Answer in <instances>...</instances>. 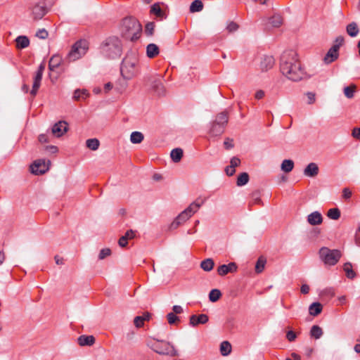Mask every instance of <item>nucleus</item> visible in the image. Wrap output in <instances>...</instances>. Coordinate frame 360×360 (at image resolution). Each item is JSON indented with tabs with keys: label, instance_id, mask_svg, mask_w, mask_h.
<instances>
[{
	"label": "nucleus",
	"instance_id": "nucleus-43",
	"mask_svg": "<svg viewBox=\"0 0 360 360\" xmlns=\"http://www.w3.org/2000/svg\"><path fill=\"white\" fill-rule=\"evenodd\" d=\"M327 217L333 220H338L340 217V211L338 208H331L327 212Z\"/></svg>",
	"mask_w": 360,
	"mask_h": 360
},
{
	"label": "nucleus",
	"instance_id": "nucleus-16",
	"mask_svg": "<svg viewBox=\"0 0 360 360\" xmlns=\"http://www.w3.org/2000/svg\"><path fill=\"white\" fill-rule=\"evenodd\" d=\"M209 321L208 316L205 314H201L199 316L192 315L190 316L189 323L192 326H196L198 324H205Z\"/></svg>",
	"mask_w": 360,
	"mask_h": 360
},
{
	"label": "nucleus",
	"instance_id": "nucleus-55",
	"mask_svg": "<svg viewBox=\"0 0 360 360\" xmlns=\"http://www.w3.org/2000/svg\"><path fill=\"white\" fill-rule=\"evenodd\" d=\"M306 96H307V98H308V101H307L308 104H312L315 102L316 95L314 93L309 91V92L306 93Z\"/></svg>",
	"mask_w": 360,
	"mask_h": 360
},
{
	"label": "nucleus",
	"instance_id": "nucleus-22",
	"mask_svg": "<svg viewBox=\"0 0 360 360\" xmlns=\"http://www.w3.org/2000/svg\"><path fill=\"white\" fill-rule=\"evenodd\" d=\"M135 236V233L133 230H128L124 236H122L118 240V244L121 248H125L128 243L129 239H132Z\"/></svg>",
	"mask_w": 360,
	"mask_h": 360
},
{
	"label": "nucleus",
	"instance_id": "nucleus-17",
	"mask_svg": "<svg viewBox=\"0 0 360 360\" xmlns=\"http://www.w3.org/2000/svg\"><path fill=\"white\" fill-rule=\"evenodd\" d=\"M307 221L313 226L319 225L323 221L322 215L319 212L314 211L307 216Z\"/></svg>",
	"mask_w": 360,
	"mask_h": 360
},
{
	"label": "nucleus",
	"instance_id": "nucleus-3",
	"mask_svg": "<svg viewBox=\"0 0 360 360\" xmlns=\"http://www.w3.org/2000/svg\"><path fill=\"white\" fill-rule=\"evenodd\" d=\"M141 30L142 27L136 19L127 18L122 20L121 32L126 39L136 41L140 37Z\"/></svg>",
	"mask_w": 360,
	"mask_h": 360
},
{
	"label": "nucleus",
	"instance_id": "nucleus-38",
	"mask_svg": "<svg viewBox=\"0 0 360 360\" xmlns=\"http://www.w3.org/2000/svg\"><path fill=\"white\" fill-rule=\"evenodd\" d=\"M214 263L212 259L208 258L201 262L200 267L205 271H210L214 267Z\"/></svg>",
	"mask_w": 360,
	"mask_h": 360
},
{
	"label": "nucleus",
	"instance_id": "nucleus-14",
	"mask_svg": "<svg viewBox=\"0 0 360 360\" xmlns=\"http://www.w3.org/2000/svg\"><path fill=\"white\" fill-rule=\"evenodd\" d=\"M339 56V50L338 45H333L332 47L328 51L323 58V61L326 64H330L336 60Z\"/></svg>",
	"mask_w": 360,
	"mask_h": 360
},
{
	"label": "nucleus",
	"instance_id": "nucleus-57",
	"mask_svg": "<svg viewBox=\"0 0 360 360\" xmlns=\"http://www.w3.org/2000/svg\"><path fill=\"white\" fill-rule=\"evenodd\" d=\"M240 164V160L237 157H233L230 161L231 167H236Z\"/></svg>",
	"mask_w": 360,
	"mask_h": 360
},
{
	"label": "nucleus",
	"instance_id": "nucleus-2",
	"mask_svg": "<svg viewBox=\"0 0 360 360\" xmlns=\"http://www.w3.org/2000/svg\"><path fill=\"white\" fill-rule=\"evenodd\" d=\"M101 53L109 59H115L121 56L122 53V44L120 39L115 36L108 37L101 44Z\"/></svg>",
	"mask_w": 360,
	"mask_h": 360
},
{
	"label": "nucleus",
	"instance_id": "nucleus-42",
	"mask_svg": "<svg viewBox=\"0 0 360 360\" xmlns=\"http://www.w3.org/2000/svg\"><path fill=\"white\" fill-rule=\"evenodd\" d=\"M249 181V175L246 172L241 173L237 179L236 184L238 186H243L248 184Z\"/></svg>",
	"mask_w": 360,
	"mask_h": 360
},
{
	"label": "nucleus",
	"instance_id": "nucleus-51",
	"mask_svg": "<svg viewBox=\"0 0 360 360\" xmlns=\"http://www.w3.org/2000/svg\"><path fill=\"white\" fill-rule=\"evenodd\" d=\"M110 254H111L110 249H109V248H103V249L101 250V251L99 252L98 259H101V260L103 259L106 257L110 255Z\"/></svg>",
	"mask_w": 360,
	"mask_h": 360
},
{
	"label": "nucleus",
	"instance_id": "nucleus-35",
	"mask_svg": "<svg viewBox=\"0 0 360 360\" xmlns=\"http://www.w3.org/2000/svg\"><path fill=\"white\" fill-rule=\"evenodd\" d=\"M266 263V259L263 256H261L258 258L256 264H255V271L257 274L262 273L265 267Z\"/></svg>",
	"mask_w": 360,
	"mask_h": 360
},
{
	"label": "nucleus",
	"instance_id": "nucleus-61",
	"mask_svg": "<svg viewBox=\"0 0 360 360\" xmlns=\"http://www.w3.org/2000/svg\"><path fill=\"white\" fill-rule=\"evenodd\" d=\"M172 310L174 314H179L183 312V308L179 305H174L172 307Z\"/></svg>",
	"mask_w": 360,
	"mask_h": 360
},
{
	"label": "nucleus",
	"instance_id": "nucleus-7",
	"mask_svg": "<svg viewBox=\"0 0 360 360\" xmlns=\"http://www.w3.org/2000/svg\"><path fill=\"white\" fill-rule=\"evenodd\" d=\"M89 49V43L85 39H80L76 41L68 54L70 61H75L84 56Z\"/></svg>",
	"mask_w": 360,
	"mask_h": 360
},
{
	"label": "nucleus",
	"instance_id": "nucleus-60",
	"mask_svg": "<svg viewBox=\"0 0 360 360\" xmlns=\"http://www.w3.org/2000/svg\"><path fill=\"white\" fill-rule=\"evenodd\" d=\"M225 172L228 176H231L235 174L236 169L234 167H231V166L229 165L226 167Z\"/></svg>",
	"mask_w": 360,
	"mask_h": 360
},
{
	"label": "nucleus",
	"instance_id": "nucleus-49",
	"mask_svg": "<svg viewBox=\"0 0 360 360\" xmlns=\"http://www.w3.org/2000/svg\"><path fill=\"white\" fill-rule=\"evenodd\" d=\"M239 26L238 25L233 21H231L228 22L226 26V30L229 32H236L238 29Z\"/></svg>",
	"mask_w": 360,
	"mask_h": 360
},
{
	"label": "nucleus",
	"instance_id": "nucleus-21",
	"mask_svg": "<svg viewBox=\"0 0 360 360\" xmlns=\"http://www.w3.org/2000/svg\"><path fill=\"white\" fill-rule=\"evenodd\" d=\"M225 130V127L223 125H220L219 124L212 122L211 127L209 131V134L212 136H220L224 133Z\"/></svg>",
	"mask_w": 360,
	"mask_h": 360
},
{
	"label": "nucleus",
	"instance_id": "nucleus-5",
	"mask_svg": "<svg viewBox=\"0 0 360 360\" xmlns=\"http://www.w3.org/2000/svg\"><path fill=\"white\" fill-rule=\"evenodd\" d=\"M320 260L326 266H335L342 257L339 250L322 247L319 250Z\"/></svg>",
	"mask_w": 360,
	"mask_h": 360
},
{
	"label": "nucleus",
	"instance_id": "nucleus-6",
	"mask_svg": "<svg viewBox=\"0 0 360 360\" xmlns=\"http://www.w3.org/2000/svg\"><path fill=\"white\" fill-rule=\"evenodd\" d=\"M155 352L161 355H168L170 356H177L179 353L174 347L169 342L161 340L156 341L151 344H148Z\"/></svg>",
	"mask_w": 360,
	"mask_h": 360
},
{
	"label": "nucleus",
	"instance_id": "nucleus-29",
	"mask_svg": "<svg viewBox=\"0 0 360 360\" xmlns=\"http://www.w3.org/2000/svg\"><path fill=\"white\" fill-rule=\"evenodd\" d=\"M183 150L180 148H176L172 150L170 156L174 162H179L183 157Z\"/></svg>",
	"mask_w": 360,
	"mask_h": 360
},
{
	"label": "nucleus",
	"instance_id": "nucleus-27",
	"mask_svg": "<svg viewBox=\"0 0 360 360\" xmlns=\"http://www.w3.org/2000/svg\"><path fill=\"white\" fill-rule=\"evenodd\" d=\"M228 121L229 117L227 113L226 112H221L216 116L215 120L213 121V122L219 124L220 125H223L224 127H226Z\"/></svg>",
	"mask_w": 360,
	"mask_h": 360
},
{
	"label": "nucleus",
	"instance_id": "nucleus-18",
	"mask_svg": "<svg viewBox=\"0 0 360 360\" xmlns=\"http://www.w3.org/2000/svg\"><path fill=\"white\" fill-rule=\"evenodd\" d=\"M319 173V167L314 162L309 163L304 169V174L306 176L314 177Z\"/></svg>",
	"mask_w": 360,
	"mask_h": 360
},
{
	"label": "nucleus",
	"instance_id": "nucleus-4",
	"mask_svg": "<svg viewBox=\"0 0 360 360\" xmlns=\"http://www.w3.org/2000/svg\"><path fill=\"white\" fill-rule=\"evenodd\" d=\"M138 58L136 53H129L122 60L120 72L126 79H130L137 73Z\"/></svg>",
	"mask_w": 360,
	"mask_h": 360
},
{
	"label": "nucleus",
	"instance_id": "nucleus-20",
	"mask_svg": "<svg viewBox=\"0 0 360 360\" xmlns=\"http://www.w3.org/2000/svg\"><path fill=\"white\" fill-rule=\"evenodd\" d=\"M150 83L152 89L159 95H161L165 92L164 86L160 78H151Z\"/></svg>",
	"mask_w": 360,
	"mask_h": 360
},
{
	"label": "nucleus",
	"instance_id": "nucleus-63",
	"mask_svg": "<svg viewBox=\"0 0 360 360\" xmlns=\"http://www.w3.org/2000/svg\"><path fill=\"white\" fill-rule=\"evenodd\" d=\"M265 95V93L263 90H258L256 91L255 94V98L257 100L262 99Z\"/></svg>",
	"mask_w": 360,
	"mask_h": 360
},
{
	"label": "nucleus",
	"instance_id": "nucleus-47",
	"mask_svg": "<svg viewBox=\"0 0 360 360\" xmlns=\"http://www.w3.org/2000/svg\"><path fill=\"white\" fill-rule=\"evenodd\" d=\"M155 23L153 22H149L146 25L145 33L148 36H152L154 33Z\"/></svg>",
	"mask_w": 360,
	"mask_h": 360
},
{
	"label": "nucleus",
	"instance_id": "nucleus-1",
	"mask_svg": "<svg viewBox=\"0 0 360 360\" xmlns=\"http://www.w3.org/2000/svg\"><path fill=\"white\" fill-rule=\"evenodd\" d=\"M280 70L283 75L292 82H299L305 77L297 54L293 50L285 51L281 54Z\"/></svg>",
	"mask_w": 360,
	"mask_h": 360
},
{
	"label": "nucleus",
	"instance_id": "nucleus-64",
	"mask_svg": "<svg viewBox=\"0 0 360 360\" xmlns=\"http://www.w3.org/2000/svg\"><path fill=\"white\" fill-rule=\"evenodd\" d=\"M45 150L51 153H56L58 152V148L55 146H47L45 147Z\"/></svg>",
	"mask_w": 360,
	"mask_h": 360
},
{
	"label": "nucleus",
	"instance_id": "nucleus-25",
	"mask_svg": "<svg viewBox=\"0 0 360 360\" xmlns=\"http://www.w3.org/2000/svg\"><path fill=\"white\" fill-rule=\"evenodd\" d=\"M160 53L158 46L155 44H149L146 47V56L153 58L158 56Z\"/></svg>",
	"mask_w": 360,
	"mask_h": 360
},
{
	"label": "nucleus",
	"instance_id": "nucleus-31",
	"mask_svg": "<svg viewBox=\"0 0 360 360\" xmlns=\"http://www.w3.org/2000/svg\"><path fill=\"white\" fill-rule=\"evenodd\" d=\"M17 47L18 49H25L30 44V40L26 36H19L15 39Z\"/></svg>",
	"mask_w": 360,
	"mask_h": 360
},
{
	"label": "nucleus",
	"instance_id": "nucleus-53",
	"mask_svg": "<svg viewBox=\"0 0 360 360\" xmlns=\"http://www.w3.org/2000/svg\"><path fill=\"white\" fill-rule=\"evenodd\" d=\"M134 323L136 328H141L143 326L144 319H142V317L139 316H136L134 319Z\"/></svg>",
	"mask_w": 360,
	"mask_h": 360
},
{
	"label": "nucleus",
	"instance_id": "nucleus-45",
	"mask_svg": "<svg viewBox=\"0 0 360 360\" xmlns=\"http://www.w3.org/2000/svg\"><path fill=\"white\" fill-rule=\"evenodd\" d=\"M355 85H350L344 88V94L347 98H352L354 96Z\"/></svg>",
	"mask_w": 360,
	"mask_h": 360
},
{
	"label": "nucleus",
	"instance_id": "nucleus-8",
	"mask_svg": "<svg viewBox=\"0 0 360 360\" xmlns=\"http://www.w3.org/2000/svg\"><path fill=\"white\" fill-rule=\"evenodd\" d=\"M44 69H45V64L43 62L39 65L37 71L36 72L35 75L34 77L32 88L30 91V94L32 96H36V94L40 87Z\"/></svg>",
	"mask_w": 360,
	"mask_h": 360
},
{
	"label": "nucleus",
	"instance_id": "nucleus-39",
	"mask_svg": "<svg viewBox=\"0 0 360 360\" xmlns=\"http://www.w3.org/2000/svg\"><path fill=\"white\" fill-rule=\"evenodd\" d=\"M310 335L315 339H319L323 335V330L320 326L317 325H314L311 328Z\"/></svg>",
	"mask_w": 360,
	"mask_h": 360
},
{
	"label": "nucleus",
	"instance_id": "nucleus-15",
	"mask_svg": "<svg viewBox=\"0 0 360 360\" xmlns=\"http://www.w3.org/2000/svg\"><path fill=\"white\" fill-rule=\"evenodd\" d=\"M237 265L235 262H230L228 264H222L217 269V273L219 275L224 276L228 273H233L236 271Z\"/></svg>",
	"mask_w": 360,
	"mask_h": 360
},
{
	"label": "nucleus",
	"instance_id": "nucleus-32",
	"mask_svg": "<svg viewBox=\"0 0 360 360\" xmlns=\"http://www.w3.org/2000/svg\"><path fill=\"white\" fill-rule=\"evenodd\" d=\"M143 139L144 136L140 131H133L130 136V141L134 144L141 143Z\"/></svg>",
	"mask_w": 360,
	"mask_h": 360
},
{
	"label": "nucleus",
	"instance_id": "nucleus-52",
	"mask_svg": "<svg viewBox=\"0 0 360 360\" xmlns=\"http://www.w3.org/2000/svg\"><path fill=\"white\" fill-rule=\"evenodd\" d=\"M48 32L45 29H40L37 31L36 36L41 39H45L48 37Z\"/></svg>",
	"mask_w": 360,
	"mask_h": 360
},
{
	"label": "nucleus",
	"instance_id": "nucleus-56",
	"mask_svg": "<svg viewBox=\"0 0 360 360\" xmlns=\"http://www.w3.org/2000/svg\"><path fill=\"white\" fill-rule=\"evenodd\" d=\"M352 191L349 188H344L342 189V198L345 200H348L352 197Z\"/></svg>",
	"mask_w": 360,
	"mask_h": 360
},
{
	"label": "nucleus",
	"instance_id": "nucleus-12",
	"mask_svg": "<svg viewBox=\"0 0 360 360\" xmlns=\"http://www.w3.org/2000/svg\"><path fill=\"white\" fill-rule=\"evenodd\" d=\"M275 64V60L272 56L265 55L261 58L259 69L262 72H266L271 69Z\"/></svg>",
	"mask_w": 360,
	"mask_h": 360
},
{
	"label": "nucleus",
	"instance_id": "nucleus-36",
	"mask_svg": "<svg viewBox=\"0 0 360 360\" xmlns=\"http://www.w3.org/2000/svg\"><path fill=\"white\" fill-rule=\"evenodd\" d=\"M343 269L346 273V276L348 278L353 279L356 277V273L352 269V265L350 262H346L344 264Z\"/></svg>",
	"mask_w": 360,
	"mask_h": 360
},
{
	"label": "nucleus",
	"instance_id": "nucleus-40",
	"mask_svg": "<svg viewBox=\"0 0 360 360\" xmlns=\"http://www.w3.org/2000/svg\"><path fill=\"white\" fill-rule=\"evenodd\" d=\"M220 352L221 355L227 356L231 352V345L228 341H224L220 345Z\"/></svg>",
	"mask_w": 360,
	"mask_h": 360
},
{
	"label": "nucleus",
	"instance_id": "nucleus-58",
	"mask_svg": "<svg viewBox=\"0 0 360 360\" xmlns=\"http://www.w3.org/2000/svg\"><path fill=\"white\" fill-rule=\"evenodd\" d=\"M286 338L288 341L292 342L296 339L297 335L294 331L289 330L286 334Z\"/></svg>",
	"mask_w": 360,
	"mask_h": 360
},
{
	"label": "nucleus",
	"instance_id": "nucleus-41",
	"mask_svg": "<svg viewBox=\"0 0 360 360\" xmlns=\"http://www.w3.org/2000/svg\"><path fill=\"white\" fill-rule=\"evenodd\" d=\"M86 146L92 150H96L100 146V142L97 139H89L86 140Z\"/></svg>",
	"mask_w": 360,
	"mask_h": 360
},
{
	"label": "nucleus",
	"instance_id": "nucleus-30",
	"mask_svg": "<svg viewBox=\"0 0 360 360\" xmlns=\"http://www.w3.org/2000/svg\"><path fill=\"white\" fill-rule=\"evenodd\" d=\"M269 22L273 27H279L283 24V18L276 13L269 18Z\"/></svg>",
	"mask_w": 360,
	"mask_h": 360
},
{
	"label": "nucleus",
	"instance_id": "nucleus-28",
	"mask_svg": "<svg viewBox=\"0 0 360 360\" xmlns=\"http://www.w3.org/2000/svg\"><path fill=\"white\" fill-rule=\"evenodd\" d=\"M322 305L319 302H313L309 307V313L310 315L316 316L322 311Z\"/></svg>",
	"mask_w": 360,
	"mask_h": 360
},
{
	"label": "nucleus",
	"instance_id": "nucleus-62",
	"mask_svg": "<svg viewBox=\"0 0 360 360\" xmlns=\"http://www.w3.org/2000/svg\"><path fill=\"white\" fill-rule=\"evenodd\" d=\"M352 135L354 138L359 139H360V127L353 129Z\"/></svg>",
	"mask_w": 360,
	"mask_h": 360
},
{
	"label": "nucleus",
	"instance_id": "nucleus-19",
	"mask_svg": "<svg viewBox=\"0 0 360 360\" xmlns=\"http://www.w3.org/2000/svg\"><path fill=\"white\" fill-rule=\"evenodd\" d=\"M150 13L155 15L160 20H163L167 18L165 13L160 8V3H155L151 6Z\"/></svg>",
	"mask_w": 360,
	"mask_h": 360
},
{
	"label": "nucleus",
	"instance_id": "nucleus-44",
	"mask_svg": "<svg viewBox=\"0 0 360 360\" xmlns=\"http://www.w3.org/2000/svg\"><path fill=\"white\" fill-rule=\"evenodd\" d=\"M221 296V292L219 289H212L209 293V299L212 302H217Z\"/></svg>",
	"mask_w": 360,
	"mask_h": 360
},
{
	"label": "nucleus",
	"instance_id": "nucleus-9",
	"mask_svg": "<svg viewBox=\"0 0 360 360\" xmlns=\"http://www.w3.org/2000/svg\"><path fill=\"white\" fill-rule=\"evenodd\" d=\"M51 162H47L44 160H37L31 165L32 173L39 175L43 174L49 169Z\"/></svg>",
	"mask_w": 360,
	"mask_h": 360
},
{
	"label": "nucleus",
	"instance_id": "nucleus-54",
	"mask_svg": "<svg viewBox=\"0 0 360 360\" xmlns=\"http://www.w3.org/2000/svg\"><path fill=\"white\" fill-rule=\"evenodd\" d=\"M233 140L232 139L226 138L224 142V146L226 150H229L233 148Z\"/></svg>",
	"mask_w": 360,
	"mask_h": 360
},
{
	"label": "nucleus",
	"instance_id": "nucleus-50",
	"mask_svg": "<svg viewBox=\"0 0 360 360\" xmlns=\"http://www.w3.org/2000/svg\"><path fill=\"white\" fill-rule=\"evenodd\" d=\"M167 319L168 323L171 325L174 324L176 323V321H179V317L176 314H174V313H172V312L167 314Z\"/></svg>",
	"mask_w": 360,
	"mask_h": 360
},
{
	"label": "nucleus",
	"instance_id": "nucleus-23",
	"mask_svg": "<svg viewBox=\"0 0 360 360\" xmlns=\"http://www.w3.org/2000/svg\"><path fill=\"white\" fill-rule=\"evenodd\" d=\"M77 342L80 346H91L95 342V338L93 335H80Z\"/></svg>",
	"mask_w": 360,
	"mask_h": 360
},
{
	"label": "nucleus",
	"instance_id": "nucleus-24",
	"mask_svg": "<svg viewBox=\"0 0 360 360\" xmlns=\"http://www.w3.org/2000/svg\"><path fill=\"white\" fill-rule=\"evenodd\" d=\"M188 219L185 217L184 213H180L171 223L169 225V229L173 230L176 229L180 226L181 224L184 223L186 221H187Z\"/></svg>",
	"mask_w": 360,
	"mask_h": 360
},
{
	"label": "nucleus",
	"instance_id": "nucleus-10",
	"mask_svg": "<svg viewBox=\"0 0 360 360\" xmlns=\"http://www.w3.org/2000/svg\"><path fill=\"white\" fill-rule=\"evenodd\" d=\"M205 200L197 199L195 201L190 204V205L185 209L181 213L185 214V217L188 219L193 214L198 212L199 208L204 204Z\"/></svg>",
	"mask_w": 360,
	"mask_h": 360
},
{
	"label": "nucleus",
	"instance_id": "nucleus-59",
	"mask_svg": "<svg viewBox=\"0 0 360 360\" xmlns=\"http://www.w3.org/2000/svg\"><path fill=\"white\" fill-rule=\"evenodd\" d=\"M344 42V37L342 36H339L336 37L335 40V44L333 45H338V49H340V47L342 45Z\"/></svg>",
	"mask_w": 360,
	"mask_h": 360
},
{
	"label": "nucleus",
	"instance_id": "nucleus-34",
	"mask_svg": "<svg viewBox=\"0 0 360 360\" xmlns=\"http://www.w3.org/2000/svg\"><path fill=\"white\" fill-rule=\"evenodd\" d=\"M294 162L291 160H284L281 165V169L284 172L288 173L292 170Z\"/></svg>",
	"mask_w": 360,
	"mask_h": 360
},
{
	"label": "nucleus",
	"instance_id": "nucleus-37",
	"mask_svg": "<svg viewBox=\"0 0 360 360\" xmlns=\"http://www.w3.org/2000/svg\"><path fill=\"white\" fill-rule=\"evenodd\" d=\"M347 32L352 37H356L359 33V28L356 23L354 22L349 23L347 26Z\"/></svg>",
	"mask_w": 360,
	"mask_h": 360
},
{
	"label": "nucleus",
	"instance_id": "nucleus-48",
	"mask_svg": "<svg viewBox=\"0 0 360 360\" xmlns=\"http://www.w3.org/2000/svg\"><path fill=\"white\" fill-rule=\"evenodd\" d=\"M252 202L254 204H261L262 200L260 198V193L258 191H255L251 194Z\"/></svg>",
	"mask_w": 360,
	"mask_h": 360
},
{
	"label": "nucleus",
	"instance_id": "nucleus-46",
	"mask_svg": "<svg viewBox=\"0 0 360 360\" xmlns=\"http://www.w3.org/2000/svg\"><path fill=\"white\" fill-rule=\"evenodd\" d=\"M88 96L86 90L76 89L74 92L73 98L75 100H79L81 98H85Z\"/></svg>",
	"mask_w": 360,
	"mask_h": 360
},
{
	"label": "nucleus",
	"instance_id": "nucleus-33",
	"mask_svg": "<svg viewBox=\"0 0 360 360\" xmlns=\"http://www.w3.org/2000/svg\"><path fill=\"white\" fill-rule=\"evenodd\" d=\"M203 9V4L200 0H194L190 6V12L196 13L200 12Z\"/></svg>",
	"mask_w": 360,
	"mask_h": 360
},
{
	"label": "nucleus",
	"instance_id": "nucleus-13",
	"mask_svg": "<svg viewBox=\"0 0 360 360\" xmlns=\"http://www.w3.org/2000/svg\"><path fill=\"white\" fill-rule=\"evenodd\" d=\"M68 129V123L65 121H59L53 124L51 131L56 137H60L67 132Z\"/></svg>",
	"mask_w": 360,
	"mask_h": 360
},
{
	"label": "nucleus",
	"instance_id": "nucleus-11",
	"mask_svg": "<svg viewBox=\"0 0 360 360\" xmlns=\"http://www.w3.org/2000/svg\"><path fill=\"white\" fill-rule=\"evenodd\" d=\"M47 13L44 2L37 3L32 9V14L34 20H41Z\"/></svg>",
	"mask_w": 360,
	"mask_h": 360
},
{
	"label": "nucleus",
	"instance_id": "nucleus-26",
	"mask_svg": "<svg viewBox=\"0 0 360 360\" xmlns=\"http://www.w3.org/2000/svg\"><path fill=\"white\" fill-rule=\"evenodd\" d=\"M62 62V58L59 55L53 56L49 63V68L51 71H53L58 68Z\"/></svg>",
	"mask_w": 360,
	"mask_h": 360
}]
</instances>
